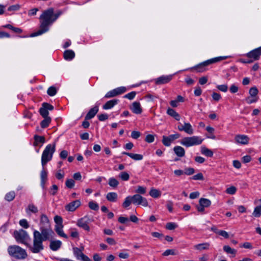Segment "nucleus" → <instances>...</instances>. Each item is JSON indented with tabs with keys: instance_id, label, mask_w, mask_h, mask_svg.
<instances>
[{
	"instance_id": "a19ab883",
	"label": "nucleus",
	"mask_w": 261,
	"mask_h": 261,
	"mask_svg": "<svg viewBox=\"0 0 261 261\" xmlns=\"http://www.w3.org/2000/svg\"><path fill=\"white\" fill-rule=\"evenodd\" d=\"M129 156L135 161H140L143 159V155L140 154L130 153Z\"/></svg>"
},
{
	"instance_id": "bf43d9fd",
	"label": "nucleus",
	"mask_w": 261,
	"mask_h": 261,
	"mask_svg": "<svg viewBox=\"0 0 261 261\" xmlns=\"http://www.w3.org/2000/svg\"><path fill=\"white\" fill-rule=\"evenodd\" d=\"M258 97H252V98L250 97H248L246 98V101L248 104H251L254 102H255L257 101Z\"/></svg>"
},
{
	"instance_id": "4d7b16f0",
	"label": "nucleus",
	"mask_w": 261,
	"mask_h": 261,
	"mask_svg": "<svg viewBox=\"0 0 261 261\" xmlns=\"http://www.w3.org/2000/svg\"><path fill=\"white\" fill-rule=\"evenodd\" d=\"M185 174L187 175H191L193 174L195 172V170L194 168L189 167L185 168L184 170Z\"/></svg>"
},
{
	"instance_id": "e2e57ef3",
	"label": "nucleus",
	"mask_w": 261,
	"mask_h": 261,
	"mask_svg": "<svg viewBox=\"0 0 261 261\" xmlns=\"http://www.w3.org/2000/svg\"><path fill=\"white\" fill-rule=\"evenodd\" d=\"M193 180H203L204 179L203 175L201 173H199L191 177Z\"/></svg>"
},
{
	"instance_id": "1a4fd4ad",
	"label": "nucleus",
	"mask_w": 261,
	"mask_h": 261,
	"mask_svg": "<svg viewBox=\"0 0 261 261\" xmlns=\"http://www.w3.org/2000/svg\"><path fill=\"white\" fill-rule=\"evenodd\" d=\"M177 129L180 132L183 131L189 135H192L194 133V129L189 122H184V124L179 122L177 126Z\"/></svg>"
},
{
	"instance_id": "f704fd0d",
	"label": "nucleus",
	"mask_w": 261,
	"mask_h": 261,
	"mask_svg": "<svg viewBox=\"0 0 261 261\" xmlns=\"http://www.w3.org/2000/svg\"><path fill=\"white\" fill-rule=\"evenodd\" d=\"M132 203H133L132 196H128L125 198L124 201L122 203V206L124 208H127Z\"/></svg>"
},
{
	"instance_id": "6e6552de",
	"label": "nucleus",
	"mask_w": 261,
	"mask_h": 261,
	"mask_svg": "<svg viewBox=\"0 0 261 261\" xmlns=\"http://www.w3.org/2000/svg\"><path fill=\"white\" fill-rule=\"evenodd\" d=\"M133 203L137 205H142L143 206H147L148 203L147 199L142 197L141 195L137 194L132 196Z\"/></svg>"
},
{
	"instance_id": "5fc2aeb1",
	"label": "nucleus",
	"mask_w": 261,
	"mask_h": 261,
	"mask_svg": "<svg viewBox=\"0 0 261 261\" xmlns=\"http://www.w3.org/2000/svg\"><path fill=\"white\" fill-rule=\"evenodd\" d=\"M58 190V186L56 185H54L50 188L49 192L50 195H55L57 194Z\"/></svg>"
},
{
	"instance_id": "de8ad7c7",
	"label": "nucleus",
	"mask_w": 261,
	"mask_h": 261,
	"mask_svg": "<svg viewBox=\"0 0 261 261\" xmlns=\"http://www.w3.org/2000/svg\"><path fill=\"white\" fill-rule=\"evenodd\" d=\"M136 95V92L135 91H132L124 95L123 98H127L129 100H132L135 98Z\"/></svg>"
},
{
	"instance_id": "864d4df0",
	"label": "nucleus",
	"mask_w": 261,
	"mask_h": 261,
	"mask_svg": "<svg viewBox=\"0 0 261 261\" xmlns=\"http://www.w3.org/2000/svg\"><path fill=\"white\" fill-rule=\"evenodd\" d=\"M117 96L115 89L109 91L105 96V98H109Z\"/></svg>"
},
{
	"instance_id": "a878e982",
	"label": "nucleus",
	"mask_w": 261,
	"mask_h": 261,
	"mask_svg": "<svg viewBox=\"0 0 261 261\" xmlns=\"http://www.w3.org/2000/svg\"><path fill=\"white\" fill-rule=\"evenodd\" d=\"M74 57V52L72 50H66L64 53V58L66 60H71Z\"/></svg>"
},
{
	"instance_id": "680f3d73",
	"label": "nucleus",
	"mask_w": 261,
	"mask_h": 261,
	"mask_svg": "<svg viewBox=\"0 0 261 261\" xmlns=\"http://www.w3.org/2000/svg\"><path fill=\"white\" fill-rule=\"evenodd\" d=\"M146 188L142 186H138L136 192L140 194H144L146 193Z\"/></svg>"
},
{
	"instance_id": "c85d7f7f",
	"label": "nucleus",
	"mask_w": 261,
	"mask_h": 261,
	"mask_svg": "<svg viewBox=\"0 0 261 261\" xmlns=\"http://www.w3.org/2000/svg\"><path fill=\"white\" fill-rule=\"evenodd\" d=\"M210 244L208 243H203L198 244L194 246V248L199 251L202 250H207L209 248Z\"/></svg>"
},
{
	"instance_id": "6e6d98bb",
	"label": "nucleus",
	"mask_w": 261,
	"mask_h": 261,
	"mask_svg": "<svg viewBox=\"0 0 261 261\" xmlns=\"http://www.w3.org/2000/svg\"><path fill=\"white\" fill-rule=\"evenodd\" d=\"M54 221L55 223H56V225H63V219L62 218L61 216H56L54 217Z\"/></svg>"
},
{
	"instance_id": "37998d69",
	"label": "nucleus",
	"mask_w": 261,
	"mask_h": 261,
	"mask_svg": "<svg viewBox=\"0 0 261 261\" xmlns=\"http://www.w3.org/2000/svg\"><path fill=\"white\" fill-rule=\"evenodd\" d=\"M178 225L174 222H169L166 225V228L168 230H174L177 228Z\"/></svg>"
},
{
	"instance_id": "a18cd8bd",
	"label": "nucleus",
	"mask_w": 261,
	"mask_h": 261,
	"mask_svg": "<svg viewBox=\"0 0 261 261\" xmlns=\"http://www.w3.org/2000/svg\"><path fill=\"white\" fill-rule=\"evenodd\" d=\"M119 177L124 181H127L129 178V175L126 172H121L119 174Z\"/></svg>"
},
{
	"instance_id": "72a5a7b5",
	"label": "nucleus",
	"mask_w": 261,
	"mask_h": 261,
	"mask_svg": "<svg viewBox=\"0 0 261 261\" xmlns=\"http://www.w3.org/2000/svg\"><path fill=\"white\" fill-rule=\"evenodd\" d=\"M149 195L153 198H158L161 195V192L155 189H151L149 192Z\"/></svg>"
},
{
	"instance_id": "338daca9",
	"label": "nucleus",
	"mask_w": 261,
	"mask_h": 261,
	"mask_svg": "<svg viewBox=\"0 0 261 261\" xmlns=\"http://www.w3.org/2000/svg\"><path fill=\"white\" fill-rule=\"evenodd\" d=\"M217 88H218V89H219L220 91H222V92H227V90H228V87L226 85H218L217 86Z\"/></svg>"
},
{
	"instance_id": "f03ea898",
	"label": "nucleus",
	"mask_w": 261,
	"mask_h": 261,
	"mask_svg": "<svg viewBox=\"0 0 261 261\" xmlns=\"http://www.w3.org/2000/svg\"><path fill=\"white\" fill-rule=\"evenodd\" d=\"M61 14V12L54 14L53 8L44 11L39 18L40 29L36 33H45L48 31L50 26L57 19Z\"/></svg>"
},
{
	"instance_id": "0eeeda50",
	"label": "nucleus",
	"mask_w": 261,
	"mask_h": 261,
	"mask_svg": "<svg viewBox=\"0 0 261 261\" xmlns=\"http://www.w3.org/2000/svg\"><path fill=\"white\" fill-rule=\"evenodd\" d=\"M203 139L199 136H193L184 138L180 141V144L186 147L200 145Z\"/></svg>"
},
{
	"instance_id": "412c9836",
	"label": "nucleus",
	"mask_w": 261,
	"mask_h": 261,
	"mask_svg": "<svg viewBox=\"0 0 261 261\" xmlns=\"http://www.w3.org/2000/svg\"><path fill=\"white\" fill-rule=\"evenodd\" d=\"M62 246V242L59 240L51 241L49 244L50 249L54 251L59 250Z\"/></svg>"
},
{
	"instance_id": "603ef678",
	"label": "nucleus",
	"mask_w": 261,
	"mask_h": 261,
	"mask_svg": "<svg viewBox=\"0 0 261 261\" xmlns=\"http://www.w3.org/2000/svg\"><path fill=\"white\" fill-rule=\"evenodd\" d=\"M19 225L25 229L29 227V224L26 219H23L19 221Z\"/></svg>"
},
{
	"instance_id": "ddd939ff",
	"label": "nucleus",
	"mask_w": 261,
	"mask_h": 261,
	"mask_svg": "<svg viewBox=\"0 0 261 261\" xmlns=\"http://www.w3.org/2000/svg\"><path fill=\"white\" fill-rule=\"evenodd\" d=\"M89 219L88 217L87 216H85L83 218H82L80 219H79L77 221L76 225L81 227L83 229L89 231L90 229V227L89 226Z\"/></svg>"
},
{
	"instance_id": "b1692460",
	"label": "nucleus",
	"mask_w": 261,
	"mask_h": 261,
	"mask_svg": "<svg viewBox=\"0 0 261 261\" xmlns=\"http://www.w3.org/2000/svg\"><path fill=\"white\" fill-rule=\"evenodd\" d=\"M168 115L173 117L175 120L179 121L180 119V116L174 109L168 108L167 111Z\"/></svg>"
},
{
	"instance_id": "774afa93",
	"label": "nucleus",
	"mask_w": 261,
	"mask_h": 261,
	"mask_svg": "<svg viewBox=\"0 0 261 261\" xmlns=\"http://www.w3.org/2000/svg\"><path fill=\"white\" fill-rule=\"evenodd\" d=\"M212 96L213 99L216 101H219L221 98V95L216 92H213Z\"/></svg>"
},
{
	"instance_id": "f3484780",
	"label": "nucleus",
	"mask_w": 261,
	"mask_h": 261,
	"mask_svg": "<svg viewBox=\"0 0 261 261\" xmlns=\"http://www.w3.org/2000/svg\"><path fill=\"white\" fill-rule=\"evenodd\" d=\"M81 204V202L79 200H76L69 203L65 206V209L67 211L73 212Z\"/></svg>"
},
{
	"instance_id": "5701e85b",
	"label": "nucleus",
	"mask_w": 261,
	"mask_h": 261,
	"mask_svg": "<svg viewBox=\"0 0 261 261\" xmlns=\"http://www.w3.org/2000/svg\"><path fill=\"white\" fill-rule=\"evenodd\" d=\"M173 151L176 155L179 157L182 158L185 155V149L180 146H176L173 148Z\"/></svg>"
},
{
	"instance_id": "9d476101",
	"label": "nucleus",
	"mask_w": 261,
	"mask_h": 261,
	"mask_svg": "<svg viewBox=\"0 0 261 261\" xmlns=\"http://www.w3.org/2000/svg\"><path fill=\"white\" fill-rule=\"evenodd\" d=\"M180 137V135L178 133H176L175 134L170 135L168 136H163L162 143L165 146H169L173 141L178 139Z\"/></svg>"
},
{
	"instance_id": "39448f33",
	"label": "nucleus",
	"mask_w": 261,
	"mask_h": 261,
	"mask_svg": "<svg viewBox=\"0 0 261 261\" xmlns=\"http://www.w3.org/2000/svg\"><path fill=\"white\" fill-rule=\"evenodd\" d=\"M56 150V143L48 144L45 148L41 156V164L44 167L53 158Z\"/></svg>"
},
{
	"instance_id": "9b49d317",
	"label": "nucleus",
	"mask_w": 261,
	"mask_h": 261,
	"mask_svg": "<svg viewBox=\"0 0 261 261\" xmlns=\"http://www.w3.org/2000/svg\"><path fill=\"white\" fill-rule=\"evenodd\" d=\"M73 252L74 256L77 260L82 261H91V260L87 255L82 252V250L80 248L76 247H73Z\"/></svg>"
},
{
	"instance_id": "a211bd4d",
	"label": "nucleus",
	"mask_w": 261,
	"mask_h": 261,
	"mask_svg": "<svg viewBox=\"0 0 261 261\" xmlns=\"http://www.w3.org/2000/svg\"><path fill=\"white\" fill-rule=\"evenodd\" d=\"M130 109L136 114H140L142 112V109L141 107L140 103L138 101H135L130 107Z\"/></svg>"
},
{
	"instance_id": "f257e3e1",
	"label": "nucleus",
	"mask_w": 261,
	"mask_h": 261,
	"mask_svg": "<svg viewBox=\"0 0 261 261\" xmlns=\"http://www.w3.org/2000/svg\"><path fill=\"white\" fill-rule=\"evenodd\" d=\"M54 232L51 229L49 219L45 214L40 216V231L34 230V245L36 247L42 248L44 241L51 240Z\"/></svg>"
},
{
	"instance_id": "ea45409f",
	"label": "nucleus",
	"mask_w": 261,
	"mask_h": 261,
	"mask_svg": "<svg viewBox=\"0 0 261 261\" xmlns=\"http://www.w3.org/2000/svg\"><path fill=\"white\" fill-rule=\"evenodd\" d=\"M252 215L256 218L261 216V205L257 206L254 208Z\"/></svg>"
},
{
	"instance_id": "dca6fc26",
	"label": "nucleus",
	"mask_w": 261,
	"mask_h": 261,
	"mask_svg": "<svg viewBox=\"0 0 261 261\" xmlns=\"http://www.w3.org/2000/svg\"><path fill=\"white\" fill-rule=\"evenodd\" d=\"M172 75H162L155 79V84L156 85H163L167 84L172 79Z\"/></svg>"
},
{
	"instance_id": "6ab92c4d",
	"label": "nucleus",
	"mask_w": 261,
	"mask_h": 261,
	"mask_svg": "<svg viewBox=\"0 0 261 261\" xmlns=\"http://www.w3.org/2000/svg\"><path fill=\"white\" fill-rule=\"evenodd\" d=\"M98 110V107L96 106L90 109L85 116V119L90 120L93 118L97 113Z\"/></svg>"
},
{
	"instance_id": "4be33fe9",
	"label": "nucleus",
	"mask_w": 261,
	"mask_h": 261,
	"mask_svg": "<svg viewBox=\"0 0 261 261\" xmlns=\"http://www.w3.org/2000/svg\"><path fill=\"white\" fill-rule=\"evenodd\" d=\"M119 100L114 99L108 101L105 105H103L102 108L104 110H108L112 108L116 105L118 103Z\"/></svg>"
},
{
	"instance_id": "c9c22d12",
	"label": "nucleus",
	"mask_w": 261,
	"mask_h": 261,
	"mask_svg": "<svg viewBox=\"0 0 261 261\" xmlns=\"http://www.w3.org/2000/svg\"><path fill=\"white\" fill-rule=\"evenodd\" d=\"M15 197V193L14 191H10L5 195V199L7 201H12Z\"/></svg>"
},
{
	"instance_id": "0e129e2a",
	"label": "nucleus",
	"mask_w": 261,
	"mask_h": 261,
	"mask_svg": "<svg viewBox=\"0 0 261 261\" xmlns=\"http://www.w3.org/2000/svg\"><path fill=\"white\" fill-rule=\"evenodd\" d=\"M154 137L152 135H147L145 138V141L147 143H152L154 141Z\"/></svg>"
},
{
	"instance_id": "3c124183",
	"label": "nucleus",
	"mask_w": 261,
	"mask_h": 261,
	"mask_svg": "<svg viewBox=\"0 0 261 261\" xmlns=\"http://www.w3.org/2000/svg\"><path fill=\"white\" fill-rule=\"evenodd\" d=\"M75 182L72 179H68L65 182L66 186L70 189L72 188L74 186Z\"/></svg>"
},
{
	"instance_id": "2f4dec72",
	"label": "nucleus",
	"mask_w": 261,
	"mask_h": 261,
	"mask_svg": "<svg viewBox=\"0 0 261 261\" xmlns=\"http://www.w3.org/2000/svg\"><path fill=\"white\" fill-rule=\"evenodd\" d=\"M1 28H8L10 30L13 31L14 33H21L22 31L21 29L18 28H15L13 27L12 25L8 24L1 27Z\"/></svg>"
},
{
	"instance_id": "2eb2a0df",
	"label": "nucleus",
	"mask_w": 261,
	"mask_h": 261,
	"mask_svg": "<svg viewBox=\"0 0 261 261\" xmlns=\"http://www.w3.org/2000/svg\"><path fill=\"white\" fill-rule=\"evenodd\" d=\"M235 141L237 143L241 145H247L249 143V137L244 135H237L234 137Z\"/></svg>"
},
{
	"instance_id": "4468645a",
	"label": "nucleus",
	"mask_w": 261,
	"mask_h": 261,
	"mask_svg": "<svg viewBox=\"0 0 261 261\" xmlns=\"http://www.w3.org/2000/svg\"><path fill=\"white\" fill-rule=\"evenodd\" d=\"M260 56L261 46L250 51L246 55L248 58L252 59L253 61L258 60Z\"/></svg>"
},
{
	"instance_id": "e433bc0d",
	"label": "nucleus",
	"mask_w": 261,
	"mask_h": 261,
	"mask_svg": "<svg viewBox=\"0 0 261 261\" xmlns=\"http://www.w3.org/2000/svg\"><path fill=\"white\" fill-rule=\"evenodd\" d=\"M26 212L28 214H29V212L35 214L38 212V210L37 207L33 204H29L26 209Z\"/></svg>"
},
{
	"instance_id": "052dcab7",
	"label": "nucleus",
	"mask_w": 261,
	"mask_h": 261,
	"mask_svg": "<svg viewBox=\"0 0 261 261\" xmlns=\"http://www.w3.org/2000/svg\"><path fill=\"white\" fill-rule=\"evenodd\" d=\"M216 233L218 234L224 238L227 239L229 238V234L225 230H220L218 231H216Z\"/></svg>"
},
{
	"instance_id": "7ed1b4c3",
	"label": "nucleus",
	"mask_w": 261,
	"mask_h": 261,
	"mask_svg": "<svg viewBox=\"0 0 261 261\" xmlns=\"http://www.w3.org/2000/svg\"><path fill=\"white\" fill-rule=\"evenodd\" d=\"M13 237L17 242L24 244L29 248L30 251L33 253H39L44 250L43 244L42 248L36 247V246L34 245V237L33 243L30 244L29 242L30 241L31 238L28 232L22 229L15 230L13 232Z\"/></svg>"
},
{
	"instance_id": "09e8293b",
	"label": "nucleus",
	"mask_w": 261,
	"mask_h": 261,
	"mask_svg": "<svg viewBox=\"0 0 261 261\" xmlns=\"http://www.w3.org/2000/svg\"><path fill=\"white\" fill-rule=\"evenodd\" d=\"M237 191V188L234 186H231L229 188H227L226 190V193L230 195H233Z\"/></svg>"
},
{
	"instance_id": "423d86ee",
	"label": "nucleus",
	"mask_w": 261,
	"mask_h": 261,
	"mask_svg": "<svg viewBox=\"0 0 261 261\" xmlns=\"http://www.w3.org/2000/svg\"><path fill=\"white\" fill-rule=\"evenodd\" d=\"M227 58L226 56H220L211 59L198 64L193 68L197 70V72H202L206 70V67L207 66L225 60Z\"/></svg>"
},
{
	"instance_id": "c03bdc74",
	"label": "nucleus",
	"mask_w": 261,
	"mask_h": 261,
	"mask_svg": "<svg viewBox=\"0 0 261 261\" xmlns=\"http://www.w3.org/2000/svg\"><path fill=\"white\" fill-rule=\"evenodd\" d=\"M258 90L256 87H252L249 90V94L251 97H256Z\"/></svg>"
},
{
	"instance_id": "13d9d810",
	"label": "nucleus",
	"mask_w": 261,
	"mask_h": 261,
	"mask_svg": "<svg viewBox=\"0 0 261 261\" xmlns=\"http://www.w3.org/2000/svg\"><path fill=\"white\" fill-rule=\"evenodd\" d=\"M20 8V6L19 4H16L10 6L8 8L9 11H15L18 10Z\"/></svg>"
},
{
	"instance_id": "7c9ffc66",
	"label": "nucleus",
	"mask_w": 261,
	"mask_h": 261,
	"mask_svg": "<svg viewBox=\"0 0 261 261\" xmlns=\"http://www.w3.org/2000/svg\"><path fill=\"white\" fill-rule=\"evenodd\" d=\"M44 119L40 122V126L42 128H44L48 126L51 122L50 117H43Z\"/></svg>"
},
{
	"instance_id": "69168bd1",
	"label": "nucleus",
	"mask_w": 261,
	"mask_h": 261,
	"mask_svg": "<svg viewBox=\"0 0 261 261\" xmlns=\"http://www.w3.org/2000/svg\"><path fill=\"white\" fill-rule=\"evenodd\" d=\"M109 118V116L107 114H101L98 115V118L99 121H103L108 119Z\"/></svg>"
},
{
	"instance_id": "4c0bfd02",
	"label": "nucleus",
	"mask_w": 261,
	"mask_h": 261,
	"mask_svg": "<svg viewBox=\"0 0 261 261\" xmlns=\"http://www.w3.org/2000/svg\"><path fill=\"white\" fill-rule=\"evenodd\" d=\"M223 250L228 254H231L234 255L237 253V250L231 248L229 246L225 245L223 246Z\"/></svg>"
},
{
	"instance_id": "aec40b11",
	"label": "nucleus",
	"mask_w": 261,
	"mask_h": 261,
	"mask_svg": "<svg viewBox=\"0 0 261 261\" xmlns=\"http://www.w3.org/2000/svg\"><path fill=\"white\" fill-rule=\"evenodd\" d=\"M40 178L41 186L44 189L45 188V184L47 179V172L45 170L44 167H43L42 170L40 173Z\"/></svg>"
},
{
	"instance_id": "393cba45",
	"label": "nucleus",
	"mask_w": 261,
	"mask_h": 261,
	"mask_svg": "<svg viewBox=\"0 0 261 261\" xmlns=\"http://www.w3.org/2000/svg\"><path fill=\"white\" fill-rule=\"evenodd\" d=\"M34 142L33 143L34 146H37L39 145V143L43 144L45 142V138L43 136H38L36 135L34 137Z\"/></svg>"
},
{
	"instance_id": "79ce46f5",
	"label": "nucleus",
	"mask_w": 261,
	"mask_h": 261,
	"mask_svg": "<svg viewBox=\"0 0 261 261\" xmlns=\"http://www.w3.org/2000/svg\"><path fill=\"white\" fill-rule=\"evenodd\" d=\"M47 93L48 95L53 96L57 93V89L54 86H51L47 89Z\"/></svg>"
},
{
	"instance_id": "58836bf2",
	"label": "nucleus",
	"mask_w": 261,
	"mask_h": 261,
	"mask_svg": "<svg viewBox=\"0 0 261 261\" xmlns=\"http://www.w3.org/2000/svg\"><path fill=\"white\" fill-rule=\"evenodd\" d=\"M40 114L42 116V117H49L48 115V112L46 109V107L44 106L43 103L42 104V107H41L39 109Z\"/></svg>"
},
{
	"instance_id": "cd10ccee",
	"label": "nucleus",
	"mask_w": 261,
	"mask_h": 261,
	"mask_svg": "<svg viewBox=\"0 0 261 261\" xmlns=\"http://www.w3.org/2000/svg\"><path fill=\"white\" fill-rule=\"evenodd\" d=\"M63 225H56L55 231L58 234L64 238L67 239V236L64 232L63 230Z\"/></svg>"
},
{
	"instance_id": "8fccbe9b",
	"label": "nucleus",
	"mask_w": 261,
	"mask_h": 261,
	"mask_svg": "<svg viewBox=\"0 0 261 261\" xmlns=\"http://www.w3.org/2000/svg\"><path fill=\"white\" fill-rule=\"evenodd\" d=\"M114 89L117 95L124 93L126 91V88L125 87H120Z\"/></svg>"
},
{
	"instance_id": "49530a36",
	"label": "nucleus",
	"mask_w": 261,
	"mask_h": 261,
	"mask_svg": "<svg viewBox=\"0 0 261 261\" xmlns=\"http://www.w3.org/2000/svg\"><path fill=\"white\" fill-rule=\"evenodd\" d=\"M88 205L90 208L92 210L97 211L99 208L98 204L93 201H90Z\"/></svg>"
},
{
	"instance_id": "bb28decb",
	"label": "nucleus",
	"mask_w": 261,
	"mask_h": 261,
	"mask_svg": "<svg viewBox=\"0 0 261 261\" xmlns=\"http://www.w3.org/2000/svg\"><path fill=\"white\" fill-rule=\"evenodd\" d=\"M106 198L110 202H116L118 199V195L115 192H109L107 194Z\"/></svg>"
},
{
	"instance_id": "20e7f679",
	"label": "nucleus",
	"mask_w": 261,
	"mask_h": 261,
	"mask_svg": "<svg viewBox=\"0 0 261 261\" xmlns=\"http://www.w3.org/2000/svg\"><path fill=\"white\" fill-rule=\"evenodd\" d=\"M8 252L11 257L17 259H23L27 256L26 251L17 245L9 246Z\"/></svg>"
},
{
	"instance_id": "f8f14e48",
	"label": "nucleus",
	"mask_w": 261,
	"mask_h": 261,
	"mask_svg": "<svg viewBox=\"0 0 261 261\" xmlns=\"http://www.w3.org/2000/svg\"><path fill=\"white\" fill-rule=\"evenodd\" d=\"M211 204V201L210 200L201 198L199 200V205L196 206L197 211L199 212H203L204 211V207H207Z\"/></svg>"
},
{
	"instance_id": "473e14b6",
	"label": "nucleus",
	"mask_w": 261,
	"mask_h": 261,
	"mask_svg": "<svg viewBox=\"0 0 261 261\" xmlns=\"http://www.w3.org/2000/svg\"><path fill=\"white\" fill-rule=\"evenodd\" d=\"M119 184V181L114 177H111L109 179V185L113 189L116 188L118 187Z\"/></svg>"
},
{
	"instance_id": "c756f323",
	"label": "nucleus",
	"mask_w": 261,
	"mask_h": 261,
	"mask_svg": "<svg viewBox=\"0 0 261 261\" xmlns=\"http://www.w3.org/2000/svg\"><path fill=\"white\" fill-rule=\"evenodd\" d=\"M201 152L202 154L208 157H212L213 155V152L204 146L201 147Z\"/></svg>"
}]
</instances>
